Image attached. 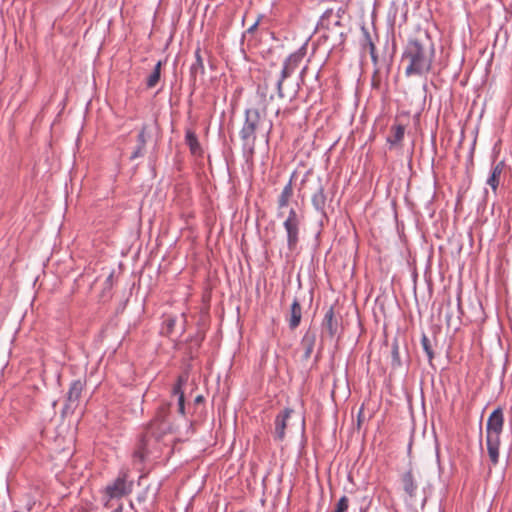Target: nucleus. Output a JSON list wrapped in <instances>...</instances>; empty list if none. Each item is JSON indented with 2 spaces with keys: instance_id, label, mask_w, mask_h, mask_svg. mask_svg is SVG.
Returning a JSON list of instances; mask_svg holds the SVG:
<instances>
[{
  "instance_id": "obj_1",
  "label": "nucleus",
  "mask_w": 512,
  "mask_h": 512,
  "mask_svg": "<svg viewBox=\"0 0 512 512\" xmlns=\"http://www.w3.org/2000/svg\"><path fill=\"white\" fill-rule=\"evenodd\" d=\"M435 58V44L427 31H420L410 38L402 52L401 64L405 75L424 76L431 71Z\"/></svg>"
},
{
  "instance_id": "obj_2",
  "label": "nucleus",
  "mask_w": 512,
  "mask_h": 512,
  "mask_svg": "<svg viewBox=\"0 0 512 512\" xmlns=\"http://www.w3.org/2000/svg\"><path fill=\"white\" fill-rule=\"evenodd\" d=\"M244 115L245 119L239 135L244 155L252 156L255 151L257 132L264 130L265 136L268 138L273 124L271 121H267L265 113L261 115L257 108H247Z\"/></svg>"
},
{
  "instance_id": "obj_3",
  "label": "nucleus",
  "mask_w": 512,
  "mask_h": 512,
  "mask_svg": "<svg viewBox=\"0 0 512 512\" xmlns=\"http://www.w3.org/2000/svg\"><path fill=\"white\" fill-rule=\"evenodd\" d=\"M169 407V404H162L157 409L155 417L148 426L147 433L141 436L137 448L133 453L135 461L143 462L148 454V434L156 439H160L163 435L171 432L172 426L168 420Z\"/></svg>"
},
{
  "instance_id": "obj_4",
  "label": "nucleus",
  "mask_w": 512,
  "mask_h": 512,
  "mask_svg": "<svg viewBox=\"0 0 512 512\" xmlns=\"http://www.w3.org/2000/svg\"><path fill=\"white\" fill-rule=\"evenodd\" d=\"M504 426V414L502 408L498 407L489 415L486 423V445L492 465L499 462L500 436Z\"/></svg>"
},
{
  "instance_id": "obj_5",
  "label": "nucleus",
  "mask_w": 512,
  "mask_h": 512,
  "mask_svg": "<svg viewBox=\"0 0 512 512\" xmlns=\"http://www.w3.org/2000/svg\"><path fill=\"white\" fill-rule=\"evenodd\" d=\"M318 26L327 31V34H324L326 39H332L335 44H342L345 41L346 31L342 25L340 9L336 12L327 9L321 16Z\"/></svg>"
},
{
  "instance_id": "obj_6",
  "label": "nucleus",
  "mask_w": 512,
  "mask_h": 512,
  "mask_svg": "<svg viewBox=\"0 0 512 512\" xmlns=\"http://www.w3.org/2000/svg\"><path fill=\"white\" fill-rule=\"evenodd\" d=\"M305 55H306V45H303L297 51L290 54L284 60L280 75L275 82L277 96L280 99H283L285 97L284 88H283L284 81L287 78H289L296 71V69L299 67V65L303 61Z\"/></svg>"
},
{
  "instance_id": "obj_7",
  "label": "nucleus",
  "mask_w": 512,
  "mask_h": 512,
  "mask_svg": "<svg viewBox=\"0 0 512 512\" xmlns=\"http://www.w3.org/2000/svg\"><path fill=\"white\" fill-rule=\"evenodd\" d=\"M301 222L302 216L294 208H291L283 223L287 235V248L291 253L297 249L299 244Z\"/></svg>"
},
{
  "instance_id": "obj_8",
  "label": "nucleus",
  "mask_w": 512,
  "mask_h": 512,
  "mask_svg": "<svg viewBox=\"0 0 512 512\" xmlns=\"http://www.w3.org/2000/svg\"><path fill=\"white\" fill-rule=\"evenodd\" d=\"M134 480L127 472H120L118 476L105 487V495L109 499H119L132 492Z\"/></svg>"
},
{
  "instance_id": "obj_9",
  "label": "nucleus",
  "mask_w": 512,
  "mask_h": 512,
  "mask_svg": "<svg viewBox=\"0 0 512 512\" xmlns=\"http://www.w3.org/2000/svg\"><path fill=\"white\" fill-rule=\"evenodd\" d=\"M341 321L342 317L340 315H336L334 307L330 306L326 310L321 323V342L326 339L333 340L336 337L339 338L341 332Z\"/></svg>"
},
{
  "instance_id": "obj_10",
  "label": "nucleus",
  "mask_w": 512,
  "mask_h": 512,
  "mask_svg": "<svg viewBox=\"0 0 512 512\" xmlns=\"http://www.w3.org/2000/svg\"><path fill=\"white\" fill-rule=\"evenodd\" d=\"M85 383L80 380H74L69 387L67 393L66 403L63 408V413H73L76 407L78 406V401L80 399L81 393L83 391Z\"/></svg>"
},
{
  "instance_id": "obj_11",
  "label": "nucleus",
  "mask_w": 512,
  "mask_h": 512,
  "mask_svg": "<svg viewBox=\"0 0 512 512\" xmlns=\"http://www.w3.org/2000/svg\"><path fill=\"white\" fill-rule=\"evenodd\" d=\"M319 185L315 193L311 197V202L314 209L320 214L321 221L323 219H328V208L329 204L327 203V196L324 193V187L321 184V180L318 179Z\"/></svg>"
},
{
  "instance_id": "obj_12",
  "label": "nucleus",
  "mask_w": 512,
  "mask_h": 512,
  "mask_svg": "<svg viewBox=\"0 0 512 512\" xmlns=\"http://www.w3.org/2000/svg\"><path fill=\"white\" fill-rule=\"evenodd\" d=\"M195 61L191 64L189 69V82L192 89H195L198 76H202L205 73L204 58L200 47L194 52Z\"/></svg>"
},
{
  "instance_id": "obj_13",
  "label": "nucleus",
  "mask_w": 512,
  "mask_h": 512,
  "mask_svg": "<svg viewBox=\"0 0 512 512\" xmlns=\"http://www.w3.org/2000/svg\"><path fill=\"white\" fill-rule=\"evenodd\" d=\"M401 483L403 490L407 495L406 501H412L416 497L418 490L416 477L412 469H409L401 475Z\"/></svg>"
},
{
  "instance_id": "obj_14",
  "label": "nucleus",
  "mask_w": 512,
  "mask_h": 512,
  "mask_svg": "<svg viewBox=\"0 0 512 512\" xmlns=\"http://www.w3.org/2000/svg\"><path fill=\"white\" fill-rule=\"evenodd\" d=\"M316 331L309 328L300 341V349L303 351L302 360L307 361L314 350L316 344Z\"/></svg>"
},
{
  "instance_id": "obj_15",
  "label": "nucleus",
  "mask_w": 512,
  "mask_h": 512,
  "mask_svg": "<svg viewBox=\"0 0 512 512\" xmlns=\"http://www.w3.org/2000/svg\"><path fill=\"white\" fill-rule=\"evenodd\" d=\"M292 413L291 409H284L281 413H279L274 421L275 429H274V438L278 441H282L285 437V429L287 427V419L290 417Z\"/></svg>"
},
{
  "instance_id": "obj_16",
  "label": "nucleus",
  "mask_w": 512,
  "mask_h": 512,
  "mask_svg": "<svg viewBox=\"0 0 512 512\" xmlns=\"http://www.w3.org/2000/svg\"><path fill=\"white\" fill-rule=\"evenodd\" d=\"M445 305H446V311H445L444 318H445V322H446L447 326L451 327L453 325L459 324L460 316L463 314L462 307H461L460 295H458V297H457V304H456L457 316H456V319H454L453 311H451L452 302H451L450 298H448L446 300Z\"/></svg>"
},
{
  "instance_id": "obj_17",
  "label": "nucleus",
  "mask_w": 512,
  "mask_h": 512,
  "mask_svg": "<svg viewBox=\"0 0 512 512\" xmlns=\"http://www.w3.org/2000/svg\"><path fill=\"white\" fill-rule=\"evenodd\" d=\"M504 167H505L504 161H500L496 164H493L491 171H490V175L487 178L486 183H487V185H489L491 187V189L493 190V192L495 194L497 192V189H498V186L500 183V178H501Z\"/></svg>"
},
{
  "instance_id": "obj_18",
  "label": "nucleus",
  "mask_w": 512,
  "mask_h": 512,
  "mask_svg": "<svg viewBox=\"0 0 512 512\" xmlns=\"http://www.w3.org/2000/svg\"><path fill=\"white\" fill-rule=\"evenodd\" d=\"M187 382V376L180 375L177 382L173 386L172 393L178 396V411L180 414L185 413V396L182 390V386Z\"/></svg>"
},
{
  "instance_id": "obj_19",
  "label": "nucleus",
  "mask_w": 512,
  "mask_h": 512,
  "mask_svg": "<svg viewBox=\"0 0 512 512\" xmlns=\"http://www.w3.org/2000/svg\"><path fill=\"white\" fill-rule=\"evenodd\" d=\"M405 134V126L402 124L393 125L390 129V134L386 141L390 148L397 147L401 144Z\"/></svg>"
},
{
  "instance_id": "obj_20",
  "label": "nucleus",
  "mask_w": 512,
  "mask_h": 512,
  "mask_svg": "<svg viewBox=\"0 0 512 512\" xmlns=\"http://www.w3.org/2000/svg\"><path fill=\"white\" fill-rule=\"evenodd\" d=\"M361 30L363 33L362 48L369 50L371 60L374 64V66H376L378 64V56L376 54L375 44L371 38V35H370L368 29L366 27L362 26Z\"/></svg>"
},
{
  "instance_id": "obj_21",
  "label": "nucleus",
  "mask_w": 512,
  "mask_h": 512,
  "mask_svg": "<svg viewBox=\"0 0 512 512\" xmlns=\"http://www.w3.org/2000/svg\"><path fill=\"white\" fill-rule=\"evenodd\" d=\"M301 318H302V307L300 305L299 300L295 298L294 301L292 302L291 308H290V317L288 319L289 328L291 330L296 329L301 322Z\"/></svg>"
},
{
  "instance_id": "obj_22",
  "label": "nucleus",
  "mask_w": 512,
  "mask_h": 512,
  "mask_svg": "<svg viewBox=\"0 0 512 512\" xmlns=\"http://www.w3.org/2000/svg\"><path fill=\"white\" fill-rule=\"evenodd\" d=\"M185 143L189 147L191 154H193L194 156H201L203 154V150L198 141L197 135L193 130H186Z\"/></svg>"
},
{
  "instance_id": "obj_23",
  "label": "nucleus",
  "mask_w": 512,
  "mask_h": 512,
  "mask_svg": "<svg viewBox=\"0 0 512 512\" xmlns=\"http://www.w3.org/2000/svg\"><path fill=\"white\" fill-rule=\"evenodd\" d=\"M146 129H147V126L144 125L141 128L140 132L138 133L137 146L130 156L131 160H134L136 158L144 156L145 146H146V142H147Z\"/></svg>"
},
{
  "instance_id": "obj_24",
  "label": "nucleus",
  "mask_w": 512,
  "mask_h": 512,
  "mask_svg": "<svg viewBox=\"0 0 512 512\" xmlns=\"http://www.w3.org/2000/svg\"><path fill=\"white\" fill-rule=\"evenodd\" d=\"M292 195H293V186H292V179H290L278 197V202H277L278 208L282 209V208L286 207L288 205Z\"/></svg>"
},
{
  "instance_id": "obj_25",
  "label": "nucleus",
  "mask_w": 512,
  "mask_h": 512,
  "mask_svg": "<svg viewBox=\"0 0 512 512\" xmlns=\"http://www.w3.org/2000/svg\"><path fill=\"white\" fill-rule=\"evenodd\" d=\"M161 66H162V62L161 61H158L156 63V65L154 66L153 71L148 76L147 81H146L147 88H153L159 82L160 76H161Z\"/></svg>"
},
{
  "instance_id": "obj_26",
  "label": "nucleus",
  "mask_w": 512,
  "mask_h": 512,
  "mask_svg": "<svg viewBox=\"0 0 512 512\" xmlns=\"http://www.w3.org/2000/svg\"><path fill=\"white\" fill-rule=\"evenodd\" d=\"M471 321L481 323L484 322L485 316L481 302L477 301L476 304L472 305Z\"/></svg>"
},
{
  "instance_id": "obj_27",
  "label": "nucleus",
  "mask_w": 512,
  "mask_h": 512,
  "mask_svg": "<svg viewBox=\"0 0 512 512\" xmlns=\"http://www.w3.org/2000/svg\"><path fill=\"white\" fill-rule=\"evenodd\" d=\"M421 345H422L424 352L426 353V355L428 357V360L431 362L432 359L434 358V351H433L430 339L425 334H423L421 337Z\"/></svg>"
},
{
  "instance_id": "obj_28",
  "label": "nucleus",
  "mask_w": 512,
  "mask_h": 512,
  "mask_svg": "<svg viewBox=\"0 0 512 512\" xmlns=\"http://www.w3.org/2000/svg\"><path fill=\"white\" fill-rule=\"evenodd\" d=\"M391 357H392V365L394 367H398L401 365V359L399 354V346L397 342H394L392 344V350H391Z\"/></svg>"
},
{
  "instance_id": "obj_29",
  "label": "nucleus",
  "mask_w": 512,
  "mask_h": 512,
  "mask_svg": "<svg viewBox=\"0 0 512 512\" xmlns=\"http://www.w3.org/2000/svg\"><path fill=\"white\" fill-rule=\"evenodd\" d=\"M349 507V499L347 496H342L336 506L333 512H346Z\"/></svg>"
},
{
  "instance_id": "obj_30",
  "label": "nucleus",
  "mask_w": 512,
  "mask_h": 512,
  "mask_svg": "<svg viewBox=\"0 0 512 512\" xmlns=\"http://www.w3.org/2000/svg\"><path fill=\"white\" fill-rule=\"evenodd\" d=\"M381 75L378 68L374 70L373 76H372V87L379 89L381 86Z\"/></svg>"
},
{
  "instance_id": "obj_31",
  "label": "nucleus",
  "mask_w": 512,
  "mask_h": 512,
  "mask_svg": "<svg viewBox=\"0 0 512 512\" xmlns=\"http://www.w3.org/2000/svg\"><path fill=\"white\" fill-rule=\"evenodd\" d=\"M176 323V320L172 317H168L165 321H164V324L166 326V329H167V333H170L172 330H173V327Z\"/></svg>"
},
{
  "instance_id": "obj_32",
  "label": "nucleus",
  "mask_w": 512,
  "mask_h": 512,
  "mask_svg": "<svg viewBox=\"0 0 512 512\" xmlns=\"http://www.w3.org/2000/svg\"><path fill=\"white\" fill-rule=\"evenodd\" d=\"M203 401H204V397H203L202 395H198V396L195 398V400H194V402H195L196 404L202 403Z\"/></svg>"
},
{
  "instance_id": "obj_33",
  "label": "nucleus",
  "mask_w": 512,
  "mask_h": 512,
  "mask_svg": "<svg viewBox=\"0 0 512 512\" xmlns=\"http://www.w3.org/2000/svg\"><path fill=\"white\" fill-rule=\"evenodd\" d=\"M307 69H308V67H307V66H304V67L302 68L301 72H300V77H301V79H302V80H303V78H304V75H305V73H306Z\"/></svg>"
},
{
  "instance_id": "obj_34",
  "label": "nucleus",
  "mask_w": 512,
  "mask_h": 512,
  "mask_svg": "<svg viewBox=\"0 0 512 512\" xmlns=\"http://www.w3.org/2000/svg\"><path fill=\"white\" fill-rule=\"evenodd\" d=\"M34 504H35V502H34V501H29V502L27 503V510H28V511H30V510L33 508Z\"/></svg>"
},
{
  "instance_id": "obj_35",
  "label": "nucleus",
  "mask_w": 512,
  "mask_h": 512,
  "mask_svg": "<svg viewBox=\"0 0 512 512\" xmlns=\"http://www.w3.org/2000/svg\"><path fill=\"white\" fill-rule=\"evenodd\" d=\"M137 500H138L139 502H143V501H145V495H144V494H139V495H138V497H137Z\"/></svg>"
},
{
  "instance_id": "obj_36",
  "label": "nucleus",
  "mask_w": 512,
  "mask_h": 512,
  "mask_svg": "<svg viewBox=\"0 0 512 512\" xmlns=\"http://www.w3.org/2000/svg\"><path fill=\"white\" fill-rule=\"evenodd\" d=\"M321 350H322V345L320 346V348H319V350H318V353H317V355L315 356V362H317V361L319 360Z\"/></svg>"
},
{
  "instance_id": "obj_37",
  "label": "nucleus",
  "mask_w": 512,
  "mask_h": 512,
  "mask_svg": "<svg viewBox=\"0 0 512 512\" xmlns=\"http://www.w3.org/2000/svg\"><path fill=\"white\" fill-rule=\"evenodd\" d=\"M123 507L122 505H119L117 508H115L112 512H122Z\"/></svg>"
},
{
  "instance_id": "obj_38",
  "label": "nucleus",
  "mask_w": 512,
  "mask_h": 512,
  "mask_svg": "<svg viewBox=\"0 0 512 512\" xmlns=\"http://www.w3.org/2000/svg\"><path fill=\"white\" fill-rule=\"evenodd\" d=\"M256 25H257V23H255L253 26H251V27L249 28V31L254 30V28L256 27Z\"/></svg>"
}]
</instances>
